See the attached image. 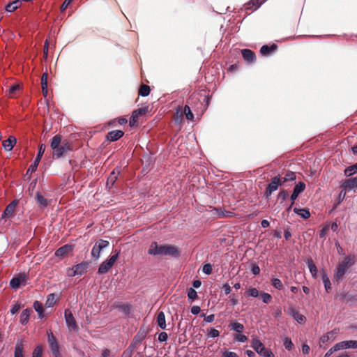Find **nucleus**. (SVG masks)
I'll use <instances>...</instances> for the list:
<instances>
[{"mask_svg":"<svg viewBox=\"0 0 357 357\" xmlns=\"http://www.w3.org/2000/svg\"><path fill=\"white\" fill-rule=\"evenodd\" d=\"M53 157L59 158L73 150L72 144L67 139H63L61 135H54L50 142Z\"/></svg>","mask_w":357,"mask_h":357,"instance_id":"1","label":"nucleus"},{"mask_svg":"<svg viewBox=\"0 0 357 357\" xmlns=\"http://www.w3.org/2000/svg\"><path fill=\"white\" fill-rule=\"evenodd\" d=\"M148 252L151 255H169L174 257L179 256L176 247L170 245H158L156 242L151 244Z\"/></svg>","mask_w":357,"mask_h":357,"instance_id":"2","label":"nucleus"},{"mask_svg":"<svg viewBox=\"0 0 357 357\" xmlns=\"http://www.w3.org/2000/svg\"><path fill=\"white\" fill-rule=\"evenodd\" d=\"M355 263V257L354 255H348L339 263L334 271L333 278L335 281L341 280L349 268Z\"/></svg>","mask_w":357,"mask_h":357,"instance_id":"3","label":"nucleus"},{"mask_svg":"<svg viewBox=\"0 0 357 357\" xmlns=\"http://www.w3.org/2000/svg\"><path fill=\"white\" fill-rule=\"evenodd\" d=\"M119 254L120 251L118 250H115L114 251V255L111 256L110 258L105 260L100 264L98 271V273H107L117 261Z\"/></svg>","mask_w":357,"mask_h":357,"instance_id":"4","label":"nucleus"},{"mask_svg":"<svg viewBox=\"0 0 357 357\" xmlns=\"http://www.w3.org/2000/svg\"><path fill=\"white\" fill-rule=\"evenodd\" d=\"M251 347L260 356L264 357H275L271 349H266L264 344L257 338H254L251 342Z\"/></svg>","mask_w":357,"mask_h":357,"instance_id":"5","label":"nucleus"},{"mask_svg":"<svg viewBox=\"0 0 357 357\" xmlns=\"http://www.w3.org/2000/svg\"><path fill=\"white\" fill-rule=\"evenodd\" d=\"M109 245L108 241L103 239H99L97 241L91 250V256L95 260L98 259L100 257L101 251L107 248Z\"/></svg>","mask_w":357,"mask_h":357,"instance_id":"6","label":"nucleus"},{"mask_svg":"<svg viewBox=\"0 0 357 357\" xmlns=\"http://www.w3.org/2000/svg\"><path fill=\"white\" fill-rule=\"evenodd\" d=\"M47 342L54 357H61L59 343L52 331L47 332Z\"/></svg>","mask_w":357,"mask_h":357,"instance_id":"7","label":"nucleus"},{"mask_svg":"<svg viewBox=\"0 0 357 357\" xmlns=\"http://www.w3.org/2000/svg\"><path fill=\"white\" fill-rule=\"evenodd\" d=\"M286 182L285 178H281L280 176H275L273 178L271 182L268 184L266 188L265 194L267 197L271 195V194L277 190L279 186L282 185L284 183Z\"/></svg>","mask_w":357,"mask_h":357,"instance_id":"8","label":"nucleus"},{"mask_svg":"<svg viewBox=\"0 0 357 357\" xmlns=\"http://www.w3.org/2000/svg\"><path fill=\"white\" fill-rule=\"evenodd\" d=\"M149 333V328L144 326H142L137 333L134 337L133 341L130 345L133 349L137 348L140 345L144 339L146 337Z\"/></svg>","mask_w":357,"mask_h":357,"instance_id":"9","label":"nucleus"},{"mask_svg":"<svg viewBox=\"0 0 357 357\" xmlns=\"http://www.w3.org/2000/svg\"><path fill=\"white\" fill-rule=\"evenodd\" d=\"M88 267L87 262H82L70 268H68L67 271V274L69 277H74L75 275H83Z\"/></svg>","mask_w":357,"mask_h":357,"instance_id":"10","label":"nucleus"},{"mask_svg":"<svg viewBox=\"0 0 357 357\" xmlns=\"http://www.w3.org/2000/svg\"><path fill=\"white\" fill-rule=\"evenodd\" d=\"M149 111V107L145 106L132 112L131 117L130 118L129 123L130 126H134L138 121L139 116L145 115Z\"/></svg>","mask_w":357,"mask_h":357,"instance_id":"11","label":"nucleus"},{"mask_svg":"<svg viewBox=\"0 0 357 357\" xmlns=\"http://www.w3.org/2000/svg\"><path fill=\"white\" fill-rule=\"evenodd\" d=\"M341 188L342 191H344L343 194V198H344L347 191H350L352 189L357 188V176L356 177L344 180L341 185Z\"/></svg>","mask_w":357,"mask_h":357,"instance_id":"12","label":"nucleus"},{"mask_svg":"<svg viewBox=\"0 0 357 357\" xmlns=\"http://www.w3.org/2000/svg\"><path fill=\"white\" fill-rule=\"evenodd\" d=\"M26 275L24 273H20L14 277L10 282V285L13 289H17L20 285H25L26 282Z\"/></svg>","mask_w":357,"mask_h":357,"instance_id":"13","label":"nucleus"},{"mask_svg":"<svg viewBox=\"0 0 357 357\" xmlns=\"http://www.w3.org/2000/svg\"><path fill=\"white\" fill-rule=\"evenodd\" d=\"M66 325L70 331L77 332L79 331V326L77 324L75 318L73 317V314H64Z\"/></svg>","mask_w":357,"mask_h":357,"instance_id":"14","label":"nucleus"},{"mask_svg":"<svg viewBox=\"0 0 357 357\" xmlns=\"http://www.w3.org/2000/svg\"><path fill=\"white\" fill-rule=\"evenodd\" d=\"M45 151V144H41L39 146L37 156L35 158L33 163L32 165H31L30 167H29L28 171L34 172L37 169V167L41 160L43 155L44 154Z\"/></svg>","mask_w":357,"mask_h":357,"instance_id":"15","label":"nucleus"},{"mask_svg":"<svg viewBox=\"0 0 357 357\" xmlns=\"http://www.w3.org/2000/svg\"><path fill=\"white\" fill-rule=\"evenodd\" d=\"M305 188V184L303 182H299L298 183H297L296 185V186L294 187L293 193L291 196V204L289 208H291V206L294 204L295 200L298 197L299 194L301 193L302 192H303Z\"/></svg>","mask_w":357,"mask_h":357,"instance_id":"16","label":"nucleus"},{"mask_svg":"<svg viewBox=\"0 0 357 357\" xmlns=\"http://www.w3.org/2000/svg\"><path fill=\"white\" fill-rule=\"evenodd\" d=\"M183 113L185 114V116L188 120H193L194 115H193L192 112H191L190 107L188 105H186L184 107L183 109H182V107L181 106L177 107L176 111V115L179 116V117H181L183 115Z\"/></svg>","mask_w":357,"mask_h":357,"instance_id":"17","label":"nucleus"},{"mask_svg":"<svg viewBox=\"0 0 357 357\" xmlns=\"http://www.w3.org/2000/svg\"><path fill=\"white\" fill-rule=\"evenodd\" d=\"M337 350L346 349H357V340H346L335 344Z\"/></svg>","mask_w":357,"mask_h":357,"instance_id":"18","label":"nucleus"},{"mask_svg":"<svg viewBox=\"0 0 357 357\" xmlns=\"http://www.w3.org/2000/svg\"><path fill=\"white\" fill-rule=\"evenodd\" d=\"M73 250V246L70 245H65L59 249H57L55 252V256L58 257H64L67 256L69 253L72 252Z\"/></svg>","mask_w":357,"mask_h":357,"instance_id":"19","label":"nucleus"},{"mask_svg":"<svg viewBox=\"0 0 357 357\" xmlns=\"http://www.w3.org/2000/svg\"><path fill=\"white\" fill-rule=\"evenodd\" d=\"M18 204V202L17 200H13L11 202L6 208L4 210L3 214H2V218H8L13 215V213L16 208V206Z\"/></svg>","mask_w":357,"mask_h":357,"instance_id":"20","label":"nucleus"},{"mask_svg":"<svg viewBox=\"0 0 357 357\" xmlns=\"http://www.w3.org/2000/svg\"><path fill=\"white\" fill-rule=\"evenodd\" d=\"M241 54L243 59L248 63H252L256 59L255 54L250 50L243 49L241 50Z\"/></svg>","mask_w":357,"mask_h":357,"instance_id":"21","label":"nucleus"},{"mask_svg":"<svg viewBox=\"0 0 357 357\" xmlns=\"http://www.w3.org/2000/svg\"><path fill=\"white\" fill-rule=\"evenodd\" d=\"M17 142V139L13 136H10L6 140H4L2 143L3 147L6 151H11Z\"/></svg>","mask_w":357,"mask_h":357,"instance_id":"22","label":"nucleus"},{"mask_svg":"<svg viewBox=\"0 0 357 357\" xmlns=\"http://www.w3.org/2000/svg\"><path fill=\"white\" fill-rule=\"evenodd\" d=\"M266 0H250L245 5L246 10H257L259 8Z\"/></svg>","mask_w":357,"mask_h":357,"instance_id":"23","label":"nucleus"},{"mask_svg":"<svg viewBox=\"0 0 357 357\" xmlns=\"http://www.w3.org/2000/svg\"><path fill=\"white\" fill-rule=\"evenodd\" d=\"M335 334L336 332H334V331H331L327 333L326 335L321 337L319 340V346L322 347L324 344H326L330 340L333 341V340L335 339Z\"/></svg>","mask_w":357,"mask_h":357,"instance_id":"24","label":"nucleus"},{"mask_svg":"<svg viewBox=\"0 0 357 357\" xmlns=\"http://www.w3.org/2000/svg\"><path fill=\"white\" fill-rule=\"evenodd\" d=\"M59 295H58L56 294H50L47 297L46 302L45 304V307H53L56 303V302L59 301Z\"/></svg>","mask_w":357,"mask_h":357,"instance_id":"25","label":"nucleus"},{"mask_svg":"<svg viewBox=\"0 0 357 357\" xmlns=\"http://www.w3.org/2000/svg\"><path fill=\"white\" fill-rule=\"evenodd\" d=\"M124 132L122 130H116L108 132L107 137L109 140L114 142L123 136Z\"/></svg>","mask_w":357,"mask_h":357,"instance_id":"26","label":"nucleus"},{"mask_svg":"<svg viewBox=\"0 0 357 357\" xmlns=\"http://www.w3.org/2000/svg\"><path fill=\"white\" fill-rule=\"evenodd\" d=\"M47 77H48V75H47V73H44L42 75V77H41L42 93H43V96L45 98L47 97V93H48V90H47Z\"/></svg>","mask_w":357,"mask_h":357,"instance_id":"27","label":"nucleus"},{"mask_svg":"<svg viewBox=\"0 0 357 357\" xmlns=\"http://www.w3.org/2000/svg\"><path fill=\"white\" fill-rule=\"evenodd\" d=\"M23 342L22 340H17L15 348V357H24L23 356Z\"/></svg>","mask_w":357,"mask_h":357,"instance_id":"28","label":"nucleus"},{"mask_svg":"<svg viewBox=\"0 0 357 357\" xmlns=\"http://www.w3.org/2000/svg\"><path fill=\"white\" fill-rule=\"evenodd\" d=\"M294 211L303 219H308L310 217V211L307 208H294Z\"/></svg>","mask_w":357,"mask_h":357,"instance_id":"29","label":"nucleus"},{"mask_svg":"<svg viewBox=\"0 0 357 357\" xmlns=\"http://www.w3.org/2000/svg\"><path fill=\"white\" fill-rule=\"evenodd\" d=\"M119 174V171L118 169H114L112 172L110 174L109 176L107 178V185L112 186L117 179V176Z\"/></svg>","mask_w":357,"mask_h":357,"instance_id":"30","label":"nucleus"},{"mask_svg":"<svg viewBox=\"0 0 357 357\" xmlns=\"http://www.w3.org/2000/svg\"><path fill=\"white\" fill-rule=\"evenodd\" d=\"M22 5V2L20 0H15L13 1V2L8 3L6 6V11L8 12H13L15 11L17 8H18L19 7H20Z\"/></svg>","mask_w":357,"mask_h":357,"instance_id":"31","label":"nucleus"},{"mask_svg":"<svg viewBox=\"0 0 357 357\" xmlns=\"http://www.w3.org/2000/svg\"><path fill=\"white\" fill-rule=\"evenodd\" d=\"M307 265L313 278H316L317 275V268L312 259H308Z\"/></svg>","mask_w":357,"mask_h":357,"instance_id":"32","label":"nucleus"},{"mask_svg":"<svg viewBox=\"0 0 357 357\" xmlns=\"http://www.w3.org/2000/svg\"><path fill=\"white\" fill-rule=\"evenodd\" d=\"M277 48L275 45H272L271 46L268 45H263L260 49V52L263 55H268L270 53L274 52Z\"/></svg>","mask_w":357,"mask_h":357,"instance_id":"33","label":"nucleus"},{"mask_svg":"<svg viewBox=\"0 0 357 357\" xmlns=\"http://www.w3.org/2000/svg\"><path fill=\"white\" fill-rule=\"evenodd\" d=\"M245 296L247 297H258L260 294L259 290L255 287H250L245 293Z\"/></svg>","mask_w":357,"mask_h":357,"instance_id":"34","label":"nucleus"},{"mask_svg":"<svg viewBox=\"0 0 357 357\" xmlns=\"http://www.w3.org/2000/svg\"><path fill=\"white\" fill-rule=\"evenodd\" d=\"M157 324L161 329H166L167 324L165 314H158L157 317Z\"/></svg>","mask_w":357,"mask_h":357,"instance_id":"35","label":"nucleus"},{"mask_svg":"<svg viewBox=\"0 0 357 357\" xmlns=\"http://www.w3.org/2000/svg\"><path fill=\"white\" fill-rule=\"evenodd\" d=\"M356 172H357V162L353 165L347 167L344 169V175L346 176H351Z\"/></svg>","mask_w":357,"mask_h":357,"instance_id":"36","label":"nucleus"},{"mask_svg":"<svg viewBox=\"0 0 357 357\" xmlns=\"http://www.w3.org/2000/svg\"><path fill=\"white\" fill-rule=\"evenodd\" d=\"M36 200L40 207L45 208L48 205L47 200L38 193L36 196Z\"/></svg>","mask_w":357,"mask_h":357,"instance_id":"37","label":"nucleus"},{"mask_svg":"<svg viewBox=\"0 0 357 357\" xmlns=\"http://www.w3.org/2000/svg\"><path fill=\"white\" fill-rule=\"evenodd\" d=\"M229 327L238 333H241L244 328L243 325L238 322H232L229 324Z\"/></svg>","mask_w":357,"mask_h":357,"instance_id":"38","label":"nucleus"},{"mask_svg":"<svg viewBox=\"0 0 357 357\" xmlns=\"http://www.w3.org/2000/svg\"><path fill=\"white\" fill-rule=\"evenodd\" d=\"M151 89L148 85L142 84L141 85L139 90V95L142 96H147L150 93Z\"/></svg>","mask_w":357,"mask_h":357,"instance_id":"39","label":"nucleus"},{"mask_svg":"<svg viewBox=\"0 0 357 357\" xmlns=\"http://www.w3.org/2000/svg\"><path fill=\"white\" fill-rule=\"evenodd\" d=\"M322 281L326 291H328L330 289H331V284L330 280L327 275L325 273H324L322 275Z\"/></svg>","mask_w":357,"mask_h":357,"instance_id":"40","label":"nucleus"},{"mask_svg":"<svg viewBox=\"0 0 357 357\" xmlns=\"http://www.w3.org/2000/svg\"><path fill=\"white\" fill-rule=\"evenodd\" d=\"M259 296L262 301L266 304L270 303L272 301L271 295L268 293L261 292L260 293Z\"/></svg>","mask_w":357,"mask_h":357,"instance_id":"41","label":"nucleus"},{"mask_svg":"<svg viewBox=\"0 0 357 357\" xmlns=\"http://www.w3.org/2000/svg\"><path fill=\"white\" fill-rule=\"evenodd\" d=\"M294 320H296L298 324H304L306 321L305 317L303 314H291Z\"/></svg>","mask_w":357,"mask_h":357,"instance_id":"42","label":"nucleus"},{"mask_svg":"<svg viewBox=\"0 0 357 357\" xmlns=\"http://www.w3.org/2000/svg\"><path fill=\"white\" fill-rule=\"evenodd\" d=\"M24 307V304H22V301L16 302L10 309V312H17Z\"/></svg>","mask_w":357,"mask_h":357,"instance_id":"43","label":"nucleus"},{"mask_svg":"<svg viewBox=\"0 0 357 357\" xmlns=\"http://www.w3.org/2000/svg\"><path fill=\"white\" fill-rule=\"evenodd\" d=\"M43 347L40 345H38L33 350L31 357H42Z\"/></svg>","mask_w":357,"mask_h":357,"instance_id":"44","label":"nucleus"},{"mask_svg":"<svg viewBox=\"0 0 357 357\" xmlns=\"http://www.w3.org/2000/svg\"><path fill=\"white\" fill-rule=\"evenodd\" d=\"M272 285L277 289L280 290L283 288V284L281 280L278 278H273L271 280Z\"/></svg>","mask_w":357,"mask_h":357,"instance_id":"45","label":"nucleus"},{"mask_svg":"<svg viewBox=\"0 0 357 357\" xmlns=\"http://www.w3.org/2000/svg\"><path fill=\"white\" fill-rule=\"evenodd\" d=\"M284 346L286 349L291 351L294 348V344L289 338L286 337L284 340Z\"/></svg>","mask_w":357,"mask_h":357,"instance_id":"46","label":"nucleus"},{"mask_svg":"<svg viewBox=\"0 0 357 357\" xmlns=\"http://www.w3.org/2000/svg\"><path fill=\"white\" fill-rule=\"evenodd\" d=\"M188 297L190 300H195L197 297V291L194 289L190 288L188 291Z\"/></svg>","mask_w":357,"mask_h":357,"instance_id":"47","label":"nucleus"},{"mask_svg":"<svg viewBox=\"0 0 357 357\" xmlns=\"http://www.w3.org/2000/svg\"><path fill=\"white\" fill-rule=\"evenodd\" d=\"M20 86L19 84L13 85L9 89V94L10 96H13L15 92L20 90Z\"/></svg>","mask_w":357,"mask_h":357,"instance_id":"48","label":"nucleus"},{"mask_svg":"<svg viewBox=\"0 0 357 357\" xmlns=\"http://www.w3.org/2000/svg\"><path fill=\"white\" fill-rule=\"evenodd\" d=\"M29 319V314H22L20 316V321L22 324H25Z\"/></svg>","mask_w":357,"mask_h":357,"instance_id":"49","label":"nucleus"},{"mask_svg":"<svg viewBox=\"0 0 357 357\" xmlns=\"http://www.w3.org/2000/svg\"><path fill=\"white\" fill-rule=\"evenodd\" d=\"M33 307L37 312H43V305L40 302L35 301L33 303Z\"/></svg>","mask_w":357,"mask_h":357,"instance_id":"50","label":"nucleus"},{"mask_svg":"<svg viewBox=\"0 0 357 357\" xmlns=\"http://www.w3.org/2000/svg\"><path fill=\"white\" fill-rule=\"evenodd\" d=\"M329 229V227L328 225H325L320 231H319V237L320 238H324L325 237L327 231H328Z\"/></svg>","mask_w":357,"mask_h":357,"instance_id":"51","label":"nucleus"},{"mask_svg":"<svg viewBox=\"0 0 357 357\" xmlns=\"http://www.w3.org/2000/svg\"><path fill=\"white\" fill-rule=\"evenodd\" d=\"M168 335L166 332H161L158 335V340L161 342L167 341Z\"/></svg>","mask_w":357,"mask_h":357,"instance_id":"52","label":"nucleus"},{"mask_svg":"<svg viewBox=\"0 0 357 357\" xmlns=\"http://www.w3.org/2000/svg\"><path fill=\"white\" fill-rule=\"evenodd\" d=\"M205 315H206V314H201V317H204L205 321H206L208 323H211V322L213 321L214 318H215L214 314H211L210 315L206 316V317Z\"/></svg>","mask_w":357,"mask_h":357,"instance_id":"53","label":"nucleus"},{"mask_svg":"<svg viewBox=\"0 0 357 357\" xmlns=\"http://www.w3.org/2000/svg\"><path fill=\"white\" fill-rule=\"evenodd\" d=\"M48 45H49V40H48V39H47L45 42L44 50H43V57L45 59H47V58Z\"/></svg>","mask_w":357,"mask_h":357,"instance_id":"54","label":"nucleus"},{"mask_svg":"<svg viewBox=\"0 0 357 357\" xmlns=\"http://www.w3.org/2000/svg\"><path fill=\"white\" fill-rule=\"evenodd\" d=\"M203 272L208 275L211 274L212 272V267H211V264H205L203 266Z\"/></svg>","mask_w":357,"mask_h":357,"instance_id":"55","label":"nucleus"},{"mask_svg":"<svg viewBox=\"0 0 357 357\" xmlns=\"http://www.w3.org/2000/svg\"><path fill=\"white\" fill-rule=\"evenodd\" d=\"M208 335L211 337H216L220 335V332L215 328H211L210 331L208 332Z\"/></svg>","mask_w":357,"mask_h":357,"instance_id":"56","label":"nucleus"},{"mask_svg":"<svg viewBox=\"0 0 357 357\" xmlns=\"http://www.w3.org/2000/svg\"><path fill=\"white\" fill-rule=\"evenodd\" d=\"M235 340L241 342H245L248 337L245 335L238 334L235 336Z\"/></svg>","mask_w":357,"mask_h":357,"instance_id":"57","label":"nucleus"},{"mask_svg":"<svg viewBox=\"0 0 357 357\" xmlns=\"http://www.w3.org/2000/svg\"><path fill=\"white\" fill-rule=\"evenodd\" d=\"M281 178H285L287 181H293L296 178V175L294 172L287 173L286 176L281 177Z\"/></svg>","mask_w":357,"mask_h":357,"instance_id":"58","label":"nucleus"},{"mask_svg":"<svg viewBox=\"0 0 357 357\" xmlns=\"http://www.w3.org/2000/svg\"><path fill=\"white\" fill-rule=\"evenodd\" d=\"M337 349L335 346V344L331 347L326 353V354L324 355V357H329L330 356H331L334 352L335 351H337Z\"/></svg>","mask_w":357,"mask_h":357,"instance_id":"59","label":"nucleus"},{"mask_svg":"<svg viewBox=\"0 0 357 357\" xmlns=\"http://www.w3.org/2000/svg\"><path fill=\"white\" fill-rule=\"evenodd\" d=\"M218 218H229L232 216V213L229 211L225 212H220L218 215Z\"/></svg>","mask_w":357,"mask_h":357,"instance_id":"60","label":"nucleus"},{"mask_svg":"<svg viewBox=\"0 0 357 357\" xmlns=\"http://www.w3.org/2000/svg\"><path fill=\"white\" fill-rule=\"evenodd\" d=\"M223 357H238V356L233 351H225L223 353Z\"/></svg>","mask_w":357,"mask_h":357,"instance_id":"61","label":"nucleus"},{"mask_svg":"<svg viewBox=\"0 0 357 357\" xmlns=\"http://www.w3.org/2000/svg\"><path fill=\"white\" fill-rule=\"evenodd\" d=\"M310 348L307 344H303L302 346V352L304 354H308L310 353Z\"/></svg>","mask_w":357,"mask_h":357,"instance_id":"62","label":"nucleus"},{"mask_svg":"<svg viewBox=\"0 0 357 357\" xmlns=\"http://www.w3.org/2000/svg\"><path fill=\"white\" fill-rule=\"evenodd\" d=\"M73 0H64L63 3L61 6V10L63 11L66 10L68 6L73 1Z\"/></svg>","mask_w":357,"mask_h":357,"instance_id":"63","label":"nucleus"},{"mask_svg":"<svg viewBox=\"0 0 357 357\" xmlns=\"http://www.w3.org/2000/svg\"><path fill=\"white\" fill-rule=\"evenodd\" d=\"M252 272L254 275H258L260 273V268L258 266L254 265L252 268Z\"/></svg>","mask_w":357,"mask_h":357,"instance_id":"64","label":"nucleus"}]
</instances>
